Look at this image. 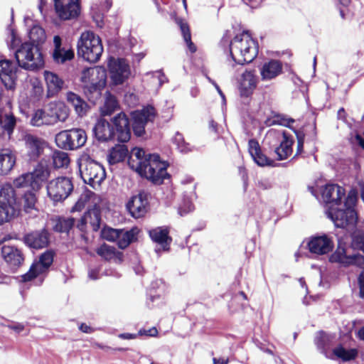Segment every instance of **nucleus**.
Listing matches in <instances>:
<instances>
[{
  "label": "nucleus",
  "mask_w": 364,
  "mask_h": 364,
  "mask_svg": "<svg viewBox=\"0 0 364 364\" xmlns=\"http://www.w3.org/2000/svg\"><path fill=\"white\" fill-rule=\"evenodd\" d=\"M128 165L154 185H161L166 178L171 177L167 172L168 164L161 161L158 154H146L141 148L135 147L132 149L128 157Z\"/></svg>",
  "instance_id": "f257e3e1"
},
{
  "label": "nucleus",
  "mask_w": 364,
  "mask_h": 364,
  "mask_svg": "<svg viewBox=\"0 0 364 364\" xmlns=\"http://www.w3.org/2000/svg\"><path fill=\"white\" fill-rule=\"evenodd\" d=\"M258 43L249 31H243L231 41L230 52L232 60L239 65L252 63L258 55Z\"/></svg>",
  "instance_id": "f03ea898"
},
{
  "label": "nucleus",
  "mask_w": 364,
  "mask_h": 364,
  "mask_svg": "<svg viewBox=\"0 0 364 364\" xmlns=\"http://www.w3.org/2000/svg\"><path fill=\"white\" fill-rule=\"evenodd\" d=\"M82 79L90 83L83 86V92L87 100L95 104L101 98L102 91L106 85L107 73L102 67L87 68L83 70Z\"/></svg>",
  "instance_id": "7ed1b4c3"
},
{
  "label": "nucleus",
  "mask_w": 364,
  "mask_h": 364,
  "mask_svg": "<svg viewBox=\"0 0 364 364\" xmlns=\"http://www.w3.org/2000/svg\"><path fill=\"white\" fill-rule=\"evenodd\" d=\"M102 53V41L97 35L90 31L81 33L77 43V53L79 57L95 63L100 59Z\"/></svg>",
  "instance_id": "20e7f679"
},
{
  "label": "nucleus",
  "mask_w": 364,
  "mask_h": 364,
  "mask_svg": "<svg viewBox=\"0 0 364 364\" xmlns=\"http://www.w3.org/2000/svg\"><path fill=\"white\" fill-rule=\"evenodd\" d=\"M19 67L27 70H38L44 67L45 62L40 46L25 42L15 52Z\"/></svg>",
  "instance_id": "39448f33"
},
{
  "label": "nucleus",
  "mask_w": 364,
  "mask_h": 364,
  "mask_svg": "<svg viewBox=\"0 0 364 364\" xmlns=\"http://www.w3.org/2000/svg\"><path fill=\"white\" fill-rule=\"evenodd\" d=\"M50 175V168L42 164H38L32 172L20 175L14 180L13 183L16 188H32L34 191H40Z\"/></svg>",
  "instance_id": "423d86ee"
},
{
  "label": "nucleus",
  "mask_w": 364,
  "mask_h": 364,
  "mask_svg": "<svg viewBox=\"0 0 364 364\" xmlns=\"http://www.w3.org/2000/svg\"><path fill=\"white\" fill-rule=\"evenodd\" d=\"M87 139V133L81 128H72L59 132L55 136L57 146L62 150L75 151L82 148Z\"/></svg>",
  "instance_id": "0eeeda50"
},
{
  "label": "nucleus",
  "mask_w": 364,
  "mask_h": 364,
  "mask_svg": "<svg viewBox=\"0 0 364 364\" xmlns=\"http://www.w3.org/2000/svg\"><path fill=\"white\" fill-rule=\"evenodd\" d=\"M278 133H269L265 138V143L269 145L268 154L272 155V154L276 155L277 161H282L288 159L293 153V145L294 144V139L291 135L288 134L286 131H283L282 133V139L279 141V144H274V141H277L279 139Z\"/></svg>",
  "instance_id": "6e6552de"
},
{
  "label": "nucleus",
  "mask_w": 364,
  "mask_h": 364,
  "mask_svg": "<svg viewBox=\"0 0 364 364\" xmlns=\"http://www.w3.org/2000/svg\"><path fill=\"white\" fill-rule=\"evenodd\" d=\"M80 171L84 181L92 188L100 186L106 178V172L103 166L90 159H87L80 164Z\"/></svg>",
  "instance_id": "1a4fd4ad"
},
{
  "label": "nucleus",
  "mask_w": 364,
  "mask_h": 364,
  "mask_svg": "<svg viewBox=\"0 0 364 364\" xmlns=\"http://www.w3.org/2000/svg\"><path fill=\"white\" fill-rule=\"evenodd\" d=\"M130 115V122L132 121L131 129H132L136 136L140 137L145 134V127L147 123L149 122H154L156 115V111L153 106L149 105L141 110L132 112Z\"/></svg>",
  "instance_id": "9d476101"
},
{
  "label": "nucleus",
  "mask_w": 364,
  "mask_h": 364,
  "mask_svg": "<svg viewBox=\"0 0 364 364\" xmlns=\"http://www.w3.org/2000/svg\"><path fill=\"white\" fill-rule=\"evenodd\" d=\"M73 191L71 179L65 176L53 179L47 185L48 196L54 203L65 200Z\"/></svg>",
  "instance_id": "9b49d317"
},
{
  "label": "nucleus",
  "mask_w": 364,
  "mask_h": 364,
  "mask_svg": "<svg viewBox=\"0 0 364 364\" xmlns=\"http://www.w3.org/2000/svg\"><path fill=\"white\" fill-rule=\"evenodd\" d=\"M54 252L53 250H47L42 253L38 261H35L31 265L28 271L21 275V281L28 282L33 281L39 275L46 273L53 262Z\"/></svg>",
  "instance_id": "f8f14e48"
},
{
  "label": "nucleus",
  "mask_w": 364,
  "mask_h": 364,
  "mask_svg": "<svg viewBox=\"0 0 364 364\" xmlns=\"http://www.w3.org/2000/svg\"><path fill=\"white\" fill-rule=\"evenodd\" d=\"M115 139L125 143L129 141L132 135L130 118L124 112H121L111 118Z\"/></svg>",
  "instance_id": "ddd939ff"
},
{
  "label": "nucleus",
  "mask_w": 364,
  "mask_h": 364,
  "mask_svg": "<svg viewBox=\"0 0 364 364\" xmlns=\"http://www.w3.org/2000/svg\"><path fill=\"white\" fill-rule=\"evenodd\" d=\"M328 217L338 228H346L349 225H354L358 220V215L355 208L339 209L329 207Z\"/></svg>",
  "instance_id": "4468645a"
},
{
  "label": "nucleus",
  "mask_w": 364,
  "mask_h": 364,
  "mask_svg": "<svg viewBox=\"0 0 364 364\" xmlns=\"http://www.w3.org/2000/svg\"><path fill=\"white\" fill-rule=\"evenodd\" d=\"M149 195L148 193L141 191L129 200L126 204V208L133 218H142L148 212L149 207Z\"/></svg>",
  "instance_id": "2eb2a0df"
},
{
  "label": "nucleus",
  "mask_w": 364,
  "mask_h": 364,
  "mask_svg": "<svg viewBox=\"0 0 364 364\" xmlns=\"http://www.w3.org/2000/svg\"><path fill=\"white\" fill-rule=\"evenodd\" d=\"M55 11L62 20L77 18L80 14V0H54Z\"/></svg>",
  "instance_id": "dca6fc26"
},
{
  "label": "nucleus",
  "mask_w": 364,
  "mask_h": 364,
  "mask_svg": "<svg viewBox=\"0 0 364 364\" xmlns=\"http://www.w3.org/2000/svg\"><path fill=\"white\" fill-rule=\"evenodd\" d=\"M110 77L116 85H122L130 75L129 65L123 58H110L108 62Z\"/></svg>",
  "instance_id": "f3484780"
},
{
  "label": "nucleus",
  "mask_w": 364,
  "mask_h": 364,
  "mask_svg": "<svg viewBox=\"0 0 364 364\" xmlns=\"http://www.w3.org/2000/svg\"><path fill=\"white\" fill-rule=\"evenodd\" d=\"M1 256L12 272L17 271L24 263L25 254L23 250L13 245H3Z\"/></svg>",
  "instance_id": "a211bd4d"
},
{
  "label": "nucleus",
  "mask_w": 364,
  "mask_h": 364,
  "mask_svg": "<svg viewBox=\"0 0 364 364\" xmlns=\"http://www.w3.org/2000/svg\"><path fill=\"white\" fill-rule=\"evenodd\" d=\"M50 235L46 228L33 230L24 235L23 242L30 248L40 250L50 244Z\"/></svg>",
  "instance_id": "6ab92c4d"
},
{
  "label": "nucleus",
  "mask_w": 364,
  "mask_h": 364,
  "mask_svg": "<svg viewBox=\"0 0 364 364\" xmlns=\"http://www.w3.org/2000/svg\"><path fill=\"white\" fill-rule=\"evenodd\" d=\"M15 186L6 183L1 186L0 188V203L19 214L21 211V205H19V198L15 190Z\"/></svg>",
  "instance_id": "aec40b11"
},
{
  "label": "nucleus",
  "mask_w": 364,
  "mask_h": 364,
  "mask_svg": "<svg viewBox=\"0 0 364 364\" xmlns=\"http://www.w3.org/2000/svg\"><path fill=\"white\" fill-rule=\"evenodd\" d=\"M23 141L30 160L36 161L43 154L46 141L31 134H26L23 137Z\"/></svg>",
  "instance_id": "412c9836"
},
{
  "label": "nucleus",
  "mask_w": 364,
  "mask_h": 364,
  "mask_svg": "<svg viewBox=\"0 0 364 364\" xmlns=\"http://www.w3.org/2000/svg\"><path fill=\"white\" fill-rule=\"evenodd\" d=\"M345 194V188L338 184H326L321 192L322 198L329 207L341 205Z\"/></svg>",
  "instance_id": "4be33fe9"
},
{
  "label": "nucleus",
  "mask_w": 364,
  "mask_h": 364,
  "mask_svg": "<svg viewBox=\"0 0 364 364\" xmlns=\"http://www.w3.org/2000/svg\"><path fill=\"white\" fill-rule=\"evenodd\" d=\"M307 246L310 252L323 255L333 250V242L327 235H323L312 237Z\"/></svg>",
  "instance_id": "5701e85b"
},
{
  "label": "nucleus",
  "mask_w": 364,
  "mask_h": 364,
  "mask_svg": "<svg viewBox=\"0 0 364 364\" xmlns=\"http://www.w3.org/2000/svg\"><path fill=\"white\" fill-rule=\"evenodd\" d=\"M0 78L6 89L12 90L15 87L16 68L11 60H0Z\"/></svg>",
  "instance_id": "b1692460"
},
{
  "label": "nucleus",
  "mask_w": 364,
  "mask_h": 364,
  "mask_svg": "<svg viewBox=\"0 0 364 364\" xmlns=\"http://www.w3.org/2000/svg\"><path fill=\"white\" fill-rule=\"evenodd\" d=\"M257 85V77L255 70H246L242 75L239 86L240 95L242 97H250L252 95Z\"/></svg>",
  "instance_id": "393cba45"
},
{
  "label": "nucleus",
  "mask_w": 364,
  "mask_h": 364,
  "mask_svg": "<svg viewBox=\"0 0 364 364\" xmlns=\"http://www.w3.org/2000/svg\"><path fill=\"white\" fill-rule=\"evenodd\" d=\"M259 72L263 81L275 79L283 73L282 63L279 60L271 59L262 64Z\"/></svg>",
  "instance_id": "a878e982"
},
{
  "label": "nucleus",
  "mask_w": 364,
  "mask_h": 364,
  "mask_svg": "<svg viewBox=\"0 0 364 364\" xmlns=\"http://www.w3.org/2000/svg\"><path fill=\"white\" fill-rule=\"evenodd\" d=\"M248 150L254 161L259 166H274V159L268 157L261 149L256 139H250L248 142Z\"/></svg>",
  "instance_id": "bb28decb"
},
{
  "label": "nucleus",
  "mask_w": 364,
  "mask_h": 364,
  "mask_svg": "<svg viewBox=\"0 0 364 364\" xmlns=\"http://www.w3.org/2000/svg\"><path fill=\"white\" fill-rule=\"evenodd\" d=\"M93 132L96 139L101 142H106L115 139L112 122L100 118L93 127Z\"/></svg>",
  "instance_id": "cd10ccee"
},
{
  "label": "nucleus",
  "mask_w": 364,
  "mask_h": 364,
  "mask_svg": "<svg viewBox=\"0 0 364 364\" xmlns=\"http://www.w3.org/2000/svg\"><path fill=\"white\" fill-rule=\"evenodd\" d=\"M151 240L161 245L164 251H168L172 242V237L169 235V228L167 227H158L149 231Z\"/></svg>",
  "instance_id": "c85d7f7f"
},
{
  "label": "nucleus",
  "mask_w": 364,
  "mask_h": 364,
  "mask_svg": "<svg viewBox=\"0 0 364 364\" xmlns=\"http://www.w3.org/2000/svg\"><path fill=\"white\" fill-rule=\"evenodd\" d=\"M16 126V117L11 112L0 109V138L10 139Z\"/></svg>",
  "instance_id": "c756f323"
},
{
  "label": "nucleus",
  "mask_w": 364,
  "mask_h": 364,
  "mask_svg": "<svg viewBox=\"0 0 364 364\" xmlns=\"http://www.w3.org/2000/svg\"><path fill=\"white\" fill-rule=\"evenodd\" d=\"M44 77L47 86V97L56 96L63 89L65 84L63 80L57 74L50 71H44Z\"/></svg>",
  "instance_id": "7c9ffc66"
},
{
  "label": "nucleus",
  "mask_w": 364,
  "mask_h": 364,
  "mask_svg": "<svg viewBox=\"0 0 364 364\" xmlns=\"http://www.w3.org/2000/svg\"><path fill=\"white\" fill-rule=\"evenodd\" d=\"M53 43L54 50L53 52V58L55 63L63 64L74 58V50L72 48L65 50L64 48H62V39L59 36H54Z\"/></svg>",
  "instance_id": "2f4dec72"
},
{
  "label": "nucleus",
  "mask_w": 364,
  "mask_h": 364,
  "mask_svg": "<svg viewBox=\"0 0 364 364\" xmlns=\"http://www.w3.org/2000/svg\"><path fill=\"white\" fill-rule=\"evenodd\" d=\"M47 110L53 125L58 122H65L70 114L68 107L61 102L50 103Z\"/></svg>",
  "instance_id": "473e14b6"
},
{
  "label": "nucleus",
  "mask_w": 364,
  "mask_h": 364,
  "mask_svg": "<svg viewBox=\"0 0 364 364\" xmlns=\"http://www.w3.org/2000/svg\"><path fill=\"white\" fill-rule=\"evenodd\" d=\"M19 198V205L21 210H23L26 213H30L32 210H37L36 203L38 202L37 192L32 188H26Z\"/></svg>",
  "instance_id": "72a5a7b5"
},
{
  "label": "nucleus",
  "mask_w": 364,
  "mask_h": 364,
  "mask_svg": "<svg viewBox=\"0 0 364 364\" xmlns=\"http://www.w3.org/2000/svg\"><path fill=\"white\" fill-rule=\"evenodd\" d=\"M67 101L71 104L77 114L80 117L85 116L90 109L87 103L78 95L73 92H68L66 95Z\"/></svg>",
  "instance_id": "f704fd0d"
},
{
  "label": "nucleus",
  "mask_w": 364,
  "mask_h": 364,
  "mask_svg": "<svg viewBox=\"0 0 364 364\" xmlns=\"http://www.w3.org/2000/svg\"><path fill=\"white\" fill-rule=\"evenodd\" d=\"M16 156L9 149L0 150V175H6L14 168Z\"/></svg>",
  "instance_id": "c9c22d12"
},
{
  "label": "nucleus",
  "mask_w": 364,
  "mask_h": 364,
  "mask_svg": "<svg viewBox=\"0 0 364 364\" xmlns=\"http://www.w3.org/2000/svg\"><path fill=\"white\" fill-rule=\"evenodd\" d=\"M129 154L128 148L124 144H116L109 149L107 160L109 164H116L123 161Z\"/></svg>",
  "instance_id": "e433bc0d"
},
{
  "label": "nucleus",
  "mask_w": 364,
  "mask_h": 364,
  "mask_svg": "<svg viewBox=\"0 0 364 364\" xmlns=\"http://www.w3.org/2000/svg\"><path fill=\"white\" fill-rule=\"evenodd\" d=\"M139 230L137 228H132L129 230L120 229V234L117 238V245L120 249L127 248L132 242L137 240Z\"/></svg>",
  "instance_id": "4c0bfd02"
},
{
  "label": "nucleus",
  "mask_w": 364,
  "mask_h": 364,
  "mask_svg": "<svg viewBox=\"0 0 364 364\" xmlns=\"http://www.w3.org/2000/svg\"><path fill=\"white\" fill-rule=\"evenodd\" d=\"M294 122V119L289 117L285 114L272 112V116L266 119L265 124L267 126L280 125L292 130L294 128L291 124Z\"/></svg>",
  "instance_id": "58836bf2"
},
{
  "label": "nucleus",
  "mask_w": 364,
  "mask_h": 364,
  "mask_svg": "<svg viewBox=\"0 0 364 364\" xmlns=\"http://www.w3.org/2000/svg\"><path fill=\"white\" fill-rule=\"evenodd\" d=\"M176 23L180 27L183 38L186 46L191 53H194L197 50L196 46L191 40V33L188 23L181 18H176Z\"/></svg>",
  "instance_id": "ea45409f"
},
{
  "label": "nucleus",
  "mask_w": 364,
  "mask_h": 364,
  "mask_svg": "<svg viewBox=\"0 0 364 364\" xmlns=\"http://www.w3.org/2000/svg\"><path fill=\"white\" fill-rule=\"evenodd\" d=\"M87 222L92 231L97 232L101 226V210L99 205H94L86 211Z\"/></svg>",
  "instance_id": "a19ab883"
},
{
  "label": "nucleus",
  "mask_w": 364,
  "mask_h": 364,
  "mask_svg": "<svg viewBox=\"0 0 364 364\" xmlns=\"http://www.w3.org/2000/svg\"><path fill=\"white\" fill-rule=\"evenodd\" d=\"M31 125L33 127H41L43 125H53L51 119L48 114V110L43 109H36L31 115L30 119Z\"/></svg>",
  "instance_id": "79ce46f5"
},
{
  "label": "nucleus",
  "mask_w": 364,
  "mask_h": 364,
  "mask_svg": "<svg viewBox=\"0 0 364 364\" xmlns=\"http://www.w3.org/2000/svg\"><path fill=\"white\" fill-rule=\"evenodd\" d=\"M96 252L107 261H109L114 258L122 260L123 257V253L122 252L117 251L115 247L109 246L105 243L98 247Z\"/></svg>",
  "instance_id": "37998d69"
},
{
  "label": "nucleus",
  "mask_w": 364,
  "mask_h": 364,
  "mask_svg": "<svg viewBox=\"0 0 364 364\" xmlns=\"http://www.w3.org/2000/svg\"><path fill=\"white\" fill-rule=\"evenodd\" d=\"M333 353L343 362L355 360L358 355L356 348L346 349L342 345H339L333 350Z\"/></svg>",
  "instance_id": "c03bdc74"
},
{
  "label": "nucleus",
  "mask_w": 364,
  "mask_h": 364,
  "mask_svg": "<svg viewBox=\"0 0 364 364\" xmlns=\"http://www.w3.org/2000/svg\"><path fill=\"white\" fill-rule=\"evenodd\" d=\"M53 230L57 232H68L75 225L73 218L58 217L55 220Z\"/></svg>",
  "instance_id": "a18cd8bd"
},
{
  "label": "nucleus",
  "mask_w": 364,
  "mask_h": 364,
  "mask_svg": "<svg viewBox=\"0 0 364 364\" xmlns=\"http://www.w3.org/2000/svg\"><path fill=\"white\" fill-rule=\"evenodd\" d=\"M118 107L119 105L116 97L107 92L105 103L101 107V114L102 116L111 115Z\"/></svg>",
  "instance_id": "49530a36"
},
{
  "label": "nucleus",
  "mask_w": 364,
  "mask_h": 364,
  "mask_svg": "<svg viewBox=\"0 0 364 364\" xmlns=\"http://www.w3.org/2000/svg\"><path fill=\"white\" fill-rule=\"evenodd\" d=\"M53 164L55 168L67 167L70 164V157L68 153L60 150H55L52 155Z\"/></svg>",
  "instance_id": "de8ad7c7"
},
{
  "label": "nucleus",
  "mask_w": 364,
  "mask_h": 364,
  "mask_svg": "<svg viewBox=\"0 0 364 364\" xmlns=\"http://www.w3.org/2000/svg\"><path fill=\"white\" fill-rule=\"evenodd\" d=\"M46 38L44 29L38 26H33L29 32V43H33L38 46L44 43Z\"/></svg>",
  "instance_id": "09e8293b"
},
{
  "label": "nucleus",
  "mask_w": 364,
  "mask_h": 364,
  "mask_svg": "<svg viewBox=\"0 0 364 364\" xmlns=\"http://www.w3.org/2000/svg\"><path fill=\"white\" fill-rule=\"evenodd\" d=\"M292 131L295 134L297 141L296 154L293 156V159H296L298 156H301L304 152V144L306 133L304 130V127L300 129H292Z\"/></svg>",
  "instance_id": "8fccbe9b"
},
{
  "label": "nucleus",
  "mask_w": 364,
  "mask_h": 364,
  "mask_svg": "<svg viewBox=\"0 0 364 364\" xmlns=\"http://www.w3.org/2000/svg\"><path fill=\"white\" fill-rule=\"evenodd\" d=\"M173 143L176 145L178 151L182 154H187L192 151L193 147L186 142L183 134L177 132L173 138Z\"/></svg>",
  "instance_id": "3c124183"
},
{
  "label": "nucleus",
  "mask_w": 364,
  "mask_h": 364,
  "mask_svg": "<svg viewBox=\"0 0 364 364\" xmlns=\"http://www.w3.org/2000/svg\"><path fill=\"white\" fill-rule=\"evenodd\" d=\"M18 215V213L0 203V225L10 222Z\"/></svg>",
  "instance_id": "603ef678"
},
{
  "label": "nucleus",
  "mask_w": 364,
  "mask_h": 364,
  "mask_svg": "<svg viewBox=\"0 0 364 364\" xmlns=\"http://www.w3.org/2000/svg\"><path fill=\"white\" fill-rule=\"evenodd\" d=\"M119 234L120 229H114L109 227H105L101 231L102 237L109 242L117 241Z\"/></svg>",
  "instance_id": "864d4df0"
},
{
  "label": "nucleus",
  "mask_w": 364,
  "mask_h": 364,
  "mask_svg": "<svg viewBox=\"0 0 364 364\" xmlns=\"http://www.w3.org/2000/svg\"><path fill=\"white\" fill-rule=\"evenodd\" d=\"M351 246L353 249L362 250L364 253V232L356 231L352 235Z\"/></svg>",
  "instance_id": "5fc2aeb1"
},
{
  "label": "nucleus",
  "mask_w": 364,
  "mask_h": 364,
  "mask_svg": "<svg viewBox=\"0 0 364 364\" xmlns=\"http://www.w3.org/2000/svg\"><path fill=\"white\" fill-rule=\"evenodd\" d=\"M346 259V250L338 247L331 256L330 261L332 262L343 263Z\"/></svg>",
  "instance_id": "6e6d98bb"
},
{
  "label": "nucleus",
  "mask_w": 364,
  "mask_h": 364,
  "mask_svg": "<svg viewBox=\"0 0 364 364\" xmlns=\"http://www.w3.org/2000/svg\"><path fill=\"white\" fill-rule=\"evenodd\" d=\"M357 200V193L353 190L349 191L344 202L345 208H354Z\"/></svg>",
  "instance_id": "4d7b16f0"
},
{
  "label": "nucleus",
  "mask_w": 364,
  "mask_h": 364,
  "mask_svg": "<svg viewBox=\"0 0 364 364\" xmlns=\"http://www.w3.org/2000/svg\"><path fill=\"white\" fill-rule=\"evenodd\" d=\"M87 217L86 212L84 213V215L81 217L80 220L78 221L77 224V228L82 232L85 233L87 232Z\"/></svg>",
  "instance_id": "13d9d810"
},
{
  "label": "nucleus",
  "mask_w": 364,
  "mask_h": 364,
  "mask_svg": "<svg viewBox=\"0 0 364 364\" xmlns=\"http://www.w3.org/2000/svg\"><path fill=\"white\" fill-rule=\"evenodd\" d=\"M158 333H159V332L156 327H152L148 330L141 328L138 332L139 336H150V337H156V336H157Z\"/></svg>",
  "instance_id": "bf43d9fd"
},
{
  "label": "nucleus",
  "mask_w": 364,
  "mask_h": 364,
  "mask_svg": "<svg viewBox=\"0 0 364 364\" xmlns=\"http://www.w3.org/2000/svg\"><path fill=\"white\" fill-rule=\"evenodd\" d=\"M238 173L244 183L245 188H246L248 182V174L247 169L243 166H240L238 167Z\"/></svg>",
  "instance_id": "052dcab7"
},
{
  "label": "nucleus",
  "mask_w": 364,
  "mask_h": 364,
  "mask_svg": "<svg viewBox=\"0 0 364 364\" xmlns=\"http://www.w3.org/2000/svg\"><path fill=\"white\" fill-rule=\"evenodd\" d=\"M358 284H359V296L360 298H364V269L360 272L358 277Z\"/></svg>",
  "instance_id": "680f3d73"
},
{
  "label": "nucleus",
  "mask_w": 364,
  "mask_h": 364,
  "mask_svg": "<svg viewBox=\"0 0 364 364\" xmlns=\"http://www.w3.org/2000/svg\"><path fill=\"white\" fill-rule=\"evenodd\" d=\"M352 262L358 265L360 268L364 269V255H355L352 258Z\"/></svg>",
  "instance_id": "e2e57ef3"
},
{
  "label": "nucleus",
  "mask_w": 364,
  "mask_h": 364,
  "mask_svg": "<svg viewBox=\"0 0 364 364\" xmlns=\"http://www.w3.org/2000/svg\"><path fill=\"white\" fill-rule=\"evenodd\" d=\"M257 186L260 190H263V191L270 189L272 187V183L268 180L258 181V182L257 183Z\"/></svg>",
  "instance_id": "0e129e2a"
},
{
  "label": "nucleus",
  "mask_w": 364,
  "mask_h": 364,
  "mask_svg": "<svg viewBox=\"0 0 364 364\" xmlns=\"http://www.w3.org/2000/svg\"><path fill=\"white\" fill-rule=\"evenodd\" d=\"M316 346L318 349L324 351L326 350V339L323 336L318 337L316 341Z\"/></svg>",
  "instance_id": "69168bd1"
},
{
  "label": "nucleus",
  "mask_w": 364,
  "mask_h": 364,
  "mask_svg": "<svg viewBox=\"0 0 364 364\" xmlns=\"http://www.w3.org/2000/svg\"><path fill=\"white\" fill-rule=\"evenodd\" d=\"M79 329L83 332V333H91L92 332H94V328H92L91 326L87 325L86 323H82L80 326H79Z\"/></svg>",
  "instance_id": "338daca9"
},
{
  "label": "nucleus",
  "mask_w": 364,
  "mask_h": 364,
  "mask_svg": "<svg viewBox=\"0 0 364 364\" xmlns=\"http://www.w3.org/2000/svg\"><path fill=\"white\" fill-rule=\"evenodd\" d=\"M213 364H228L229 358H213Z\"/></svg>",
  "instance_id": "774afa93"
}]
</instances>
